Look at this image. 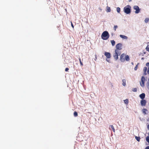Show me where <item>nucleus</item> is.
<instances>
[{"label": "nucleus", "instance_id": "nucleus-1", "mask_svg": "<svg viewBox=\"0 0 149 149\" xmlns=\"http://www.w3.org/2000/svg\"><path fill=\"white\" fill-rule=\"evenodd\" d=\"M109 34L108 32L106 31H104L102 33L101 37L102 39L104 40H107L109 38Z\"/></svg>", "mask_w": 149, "mask_h": 149}, {"label": "nucleus", "instance_id": "nucleus-2", "mask_svg": "<svg viewBox=\"0 0 149 149\" xmlns=\"http://www.w3.org/2000/svg\"><path fill=\"white\" fill-rule=\"evenodd\" d=\"M131 7L129 5H127L123 8V11L127 14H130L131 12Z\"/></svg>", "mask_w": 149, "mask_h": 149}, {"label": "nucleus", "instance_id": "nucleus-3", "mask_svg": "<svg viewBox=\"0 0 149 149\" xmlns=\"http://www.w3.org/2000/svg\"><path fill=\"white\" fill-rule=\"evenodd\" d=\"M133 8L134 10H135V12L136 14H138L139 13L140 10L139 7L137 6H133Z\"/></svg>", "mask_w": 149, "mask_h": 149}, {"label": "nucleus", "instance_id": "nucleus-4", "mask_svg": "<svg viewBox=\"0 0 149 149\" xmlns=\"http://www.w3.org/2000/svg\"><path fill=\"white\" fill-rule=\"evenodd\" d=\"M123 45L121 43H118L116 45V49L119 50H121L122 49Z\"/></svg>", "mask_w": 149, "mask_h": 149}, {"label": "nucleus", "instance_id": "nucleus-5", "mask_svg": "<svg viewBox=\"0 0 149 149\" xmlns=\"http://www.w3.org/2000/svg\"><path fill=\"white\" fill-rule=\"evenodd\" d=\"M145 78L144 76H142L141 78V81L142 83H140V85L141 86L143 87L144 86V83L145 81Z\"/></svg>", "mask_w": 149, "mask_h": 149}, {"label": "nucleus", "instance_id": "nucleus-6", "mask_svg": "<svg viewBox=\"0 0 149 149\" xmlns=\"http://www.w3.org/2000/svg\"><path fill=\"white\" fill-rule=\"evenodd\" d=\"M125 54L124 53L122 54L120 56V61L122 62H124L125 61Z\"/></svg>", "mask_w": 149, "mask_h": 149}, {"label": "nucleus", "instance_id": "nucleus-7", "mask_svg": "<svg viewBox=\"0 0 149 149\" xmlns=\"http://www.w3.org/2000/svg\"><path fill=\"white\" fill-rule=\"evenodd\" d=\"M140 103L141 106H145L146 103V100L144 99L142 100L141 101Z\"/></svg>", "mask_w": 149, "mask_h": 149}, {"label": "nucleus", "instance_id": "nucleus-8", "mask_svg": "<svg viewBox=\"0 0 149 149\" xmlns=\"http://www.w3.org/2000/svg\"><path fill=\"white\" fill-rule=\"evenodd\" d=\"M104 54L107 58H109L111 57V54L109 52H105Z\"/></svg>", "mask_w": 149, "mask_h": 149}, {"label": "nucleus", "instance_id": "nucleus-9", "mask_svg": "<svg viewBox=\"0 0 149 149\" xmlns=\"http://www.w3.org/2000/svg\"><path fill=\"white\" fill-rule=\"evenodd\" d=\"M139 97L142 100L144 99L145 97V94L144 93H142L140 95H139Z\"/></svg>", "mask_w": 149, "mask_h": 149}, {"label": "nucleus", "instance_id": "nucleus-10", "mask_svg": "<svg viewBox=\"0 0 149 149\" xmlns=\"http://www.w3.org/2000/svg\"><path fill=\"white\" fill-rule=\"evenodd\" d=\"M119 50L116 49L115 50V54H117L119 56L121 54L120 51Z\"/></svg>", "mask_w": 149, "mask_h": 149}, {"label": "nucleus", "instance_id": "nucleus-11", "mask_svg": "<svg viewBox=\"0 0 149 149\" xmlns=\"http://www.w3.org/2000/svg\"><path fill=\"white\" fill-rule=\"evenodd\" d=\"M120 37L121 38H122L124 39H128V37L127 36H125L124 35H120Z\"/></svg>", "mask_w": 149, "mask_h": 149}, {"label": "nucleus", "instance_id": "nucleus-12", "mask_svg": "<svg viewBox=\"0 0 149 149\" xmlns=\"http://www.w3.org/2000/svg\"><path fill=\"white\" fill-rule=\"evenodd\" d=\"M119 55L117 54H116L115 53H114L113 54V57L116 60H117L118 58V56Z\"/></svg>", "mask_w": 149, "mask_h": 149}, {"label": "nucleus", "instance_id": "nucleus-13", "mask_svg": "<svg viewBox=\"0 0 149 149\" xmlns=\"http://www.w3.org/2000/svg\"><path fill=\"white\" fill-rule=\"evenodd\" d=\"M125 60L127 61H129L130 60L129 56L128 55H125Z\"/></svg>", "mask_w": 149, "mask_h": 149}, {"label": "nucleus", "instance_id": "nucleus-14", "mask_svg": "<svg viewBox=\"0 0 149 149\" xmlns=\"http://www.w3.org/2000/svg\"><path fill=\"white\" fill-rule=\"evenodd\" d=\"M122 84L124 86H125L126 85V80L125 79L122 80Z\"/></svg>", "mask_w": 149, "mask_h": 149}, {"label": "nucleus", "instance_id": "nucleus-15", "mask_svg": "<svg viewBox=\"0 0 149 149\" xmlns=\"http://www.w3.org/2000/svg\"><path fill=\"white\" fill-rule=\"evenodd\" d=\"M111 42L112 46H114L115 44V42L114 40H111Z\"/></svg>", "mask_w": 149, "mask_h": 149}, {"label": "nucleus", "instance_id": "nucleus-16", "mask_svg": "<svg viewBox=\"0 0 149 149\" xmlns=\"http://www.w3.org/2000/svg\"><path fill=\"white\" fill-rule=\"evenodd\" d=\"M148 110L146 109H143V113L145 114H147V113L146 112Z\"/></svg>", "mask_w": 149, "mask_h": 149}, {"label": "nucleus", "instance_id": "nucleus-17", "mask_svg": "<svg viewBox=\"0 0 149 149\" xmlns=\"http://www.w3.org/2000/svg\"><path fill=\"white\" fill-rule=\"evenodd\" d=\"M135 139H136V140L138 141L139 142L140 140V137L139 136H135Z\"/></svg>", "mask_w": 149, "mask_h": 149}, {"label": "nucleus", "instance_id": "nucleus-18", "mask_svg": "<svg viewBox=\"0 0 149 149\" xmlns=\"http://www.w3.org/2000/svg\"><path fill=\"white\" fill-rule=\"evenodd\" d=\"M111 11L110 8L108 6L107 7L106 11L108 12H109Z\"/></svg>", "mask_w": 149, "mask_h": 149}, {"label": "nucleus", "instance_id": "nucleus-19", "mask_svg": "<svg viewBox=\"0 0 149 149\" xmlns=\"http://www.w3.org/2000/svg\"><path fill=\"white\" fill-rule=\"evenodd\" d=\"M110 127H111L112 129L113 130V131L114 132H115V130L114 129V127L113 125H110Z\"/></svg>", "mask_w": 149, "mask_h": 149}, {"label": "nucleus", "instance_id": "nucleus-20", "mask_svg": "<svg viewBox=\"0 0 149 149\" xmlns=\"http://www.w3.org/2000/svg\"><path fill=\"white\" fill-rule=\"evenodd\" d=\"M74 116L76 117L78 116V113L76 111H75L74 113Z\"/></svg>", "mask_w": 149, "mask_h": 149}, {"label": "nucleus", "instance_id": "nucleus-21", "mask_svg": "<svg viewBox=\"0 0 149 149\" xmlns=\"http://www.w3.org/2000/svg\"><path fill=\"white\" fill-rule=\"evenodd\" d=\"M146 140L148 143H149V136H147L146 138Z\"/></svg>", "mask_w": 149, "mask_h": 149}, {"label": "nucleus", "instance_id": "nucleus-22", "mask_svg": "<svg viewBox=\"0 0 149 149\" xmlns=\"http://www.w3.org/2000/svg\"><path fill=\"white\" fill-rule=\"evenodd\" d=\"M117 11L118 13H119L120 10V8L119 7L117 8Z\"/></svg>", "mask_w": 149, "mask_h": 149}, {"label": "nucleus", "instance_id": "nucleus-23", "mask_svg": "<svg viewBox=\"0 0 149 149\" xmlns=\"http://www.w3.org/2000/svg\"><path fill=\"white\" fill-rule=\"evenodd\" d=\"M125 103L127 104L128 103V100L127 99H126L124 100Z\"/></svg>", "mask_w": 149, "mask_h": 149}, {"label": "nucleus", "instance_id": "nucleus-24", "mask_svg": "<svg viewBox=\"0 0 149 149\" xmlns=\"http://www.w3.org/2000/svg\"><path fill=\"white\" fill-rule=\"evenodd\" d=\"M149 21V19L148 18H146L144 20V21L146 23H147Z\"/></svg>", "mask_w": 149, "mask_h": 149}, {"label": "nucleus", "instance_id": "nucleus-25", "mask_svg": "<svg viewBox=\"0 0 149 149\" xmlns=\"http://www.w3.org/2000/svg\"><path fill=\"white\" fill-rule=\"evenodd\" d=\"M139 63H138L136 65V66L134 68V70H136L137 69V68H138V65H139Z\"/></svg>", "mask_w": 149, "mask_h": 149}, {"label": "nucleus", "instance_id": "nucleus-26", "mask_svg": "<svg viewBox=\"0 0 149 149\" xmlns=\"http://www.w3.org/2000/svg\"><path fill=\"white\" fill-rule=\"evenodd\" d=\"M147 88L149 90V79H148L147 84Z\"/></svg>", "mask_w": 149, "mask_h": 149}, {"label": "nucleus", "instance_id": "nucleus-27", "mask_svg": "<svg viewBox=\"0 0 149 149\" xmlns=\"http://www.w3.org/2000/svg\"><path fill=\"white\" fill-rule=\"evenodd\" d=\"M137 89L136 88H132V91L133 92H136L137 91Z\"/></svg>", "mask_w": 149, "mask_h": 149}, {"label": "nucleus", "instance_id": "nucleus-28", "mask_svg": "<svg viewBox=\"0 0 149 149\" xmlns=\"http://www.w3.org/2000/svg\"><path fill=\"white\" fill-rule=\"evenodd\" d=\"M118 26L117 25H115L113 27V29L115 31H116V29L118 28Z\"/></svg>", "mask_w": 149, "mask_h": 149}, {"label": "nucleus", "instance_id": "nucleus-29", "mask_svg": "<svg viewBox=\"0 0 149 149\" xmlns=\"http://www.w3.org/2000/svg\"><path fill=\"white\" fill-rule=\"evenodd\" d=\"M147 68L146 67H144L143 68V71L144 72H146L147 70Z\"/></svg>", "mask_w": 149, "mask_h": 149}, {"label": "nucleus", "instance_id": "nucleus-30", "mask_svg": "<svg viewBox=\"0 0 149 149\" xmlns=\"http://www.w3.org/2000/svg\"><path fill=\"white\" fill-rule=\"evenodd\" d=\"M148 45L146 48V49L147 51L149 52V48L148 47Z\"/></svg>", "mask_w": 149, "mask_h": 149}, {"label": "nucleus", "instance_id": "nucleus-31", "mask_svg": "<svg viewBox=\"0 0 149 149\" xmlns=\"http://www.w3.org/2000/svg\"><path fill=\"white\" fill-rule=\"evenodd\" d=\"M79 62H80V64L81 65H83V63H82L81 62V59H80V58H79Z\"/></svg>", "mask_w": 149, "mask_h": 149}, {"label": "nucleus", "instance_id": "nucleus-32", "mask_svg": "<svg viewBox=\"0 0 149 149\" xmlns=\"http://www.w3.org/2000/svg\"><path fill=\"white\" fill-rule=\"evenodd\" d=\"M69 69L68 68H65V71L66 72H67L69 70Z\"/></svg>", "mask_w": 149, "mask_h": 149}, {"label": "nucleus", "instance_id": "nucleus-33", "mask_svg": "<svg viewBox=\"0 0 149 149\" xmlns=\"http://www.w3.org/2000/svg\"><path fill=\"white\" fill-rule=\"evenodd\" d=\"M146 65L148 66H149V63H147L146 64Z\"/></svg>", "mask_w": 149, "mask_h": 149}, {"label": "nucleus", "instance_id": "nucleus-34", "mask_svg": "<svg viewBox=\"0 0 149 149\" xmlns=\"http://www.w3.org/2000/svg\"><path fill=\"white\" fill-rule=\"evenodd\" d=\"M146 72H144L143 74L144 75H146L147 74Z\"/></svg>", "mask_w": 149, "mask_h": 149}, {"label": "nucleus", "instance_id": "nucleus-35", "mask_svg": "<svg viewBox=\"0 0 149 149\" xmlns=\"http://www.w3.org/2000/svg\"><path fill=\"white\" fill-rule=\"evenodd\" d=\"M109 58H106V60L107 61V62H109V60L108 59Z\"/></svg>", "mask_w": 149, "mask_h": 149}, {"label": "nucleus", "instance_id": "nucleus-36", "mask_svg": "<svg viewBox=\"0 0 149 149\" xmlns=\"http://www.w3.org/2000/svg\"><path fill=\"white\" fill-rule=\"evenodd\" d=\"M147 73L148 74H149V67L148 68L147 70Z\"/></svg>", "mask_w": 149, "mask_h": 149}, {"label": "nucleus", "instance_id": "nucleus-37", "mask_svg": "<svg viewBox=\"0 0 149 149\" xmlns=\"http://www.w3.org/2000/svg\"><path fill=\"white\" fill-rule=\"evenodd\" d=\"M145 149H149V146H147Z\"/></svg>", "mask_w": 149, "mask_h": 149}, {"label": "nucleus", "instance_id": "nucleus-38", "mask_svg": "<svg viewBox=\"0 0 149 149\" xmlns=\"http://www.w3.org/2000/svg\"><path fill=\"white\" fill-rule=\"evenodd\" d=\"M71 26L73 28H74V26H73V24L71 22Z\"/></svg>", "mask_w": 149, "mask_h": 149}, {"label": "nucleus", "instance_id": "nucleus-39", "mask_svg": "<svg viewBox=\"0 0 149 149\" xmlns=\"http://www.w3.org/2000/svg\"><path fill=\"white\" fill-rule=\"evenodd\" d=\"M147 128L149 130V124L148 125Z\"/></svg>", "mask_w": 149, "mask_h": 149}, {"label": "nucleus", "instance_id": "nucleus-40", "mask_svg": "<svg viewBox=\"0 0 149 149\" xmlns=\"http://www.w3.org/2000/svg\"><path fill=\"white\" fill-rule=\"evenodd\" d=\"M95 60H96V59H97V57L96 56V55H95Z\"/></svg>", "mask_w": 149, "mask_h": 149}, {"label": "nucleus", "instance_id": "nucleus-41", "mask_svg": "<svg viewBox=\"0 0 149 149\" xmlns=\"http://www.w3.org/2000/svg\"><path fill=\"white\" fill-rule=\"evenodd\" d=\"M144 58L143 57L141 58V60H144Z\"/></svg>", "mask_w": 149, "mask_h": 149}, {"label": "nucleus", "instance_id": "nucleus-42", "mask_svg": "<svg viewBox=\"0 0 149 149\" xmlns=\"http://www.w3.org/2000/svg\"><path fill=\"white\" fill-rule=\"evenodd\" d=\"M131 64H132V65H134V63H133V62H132L131 63Z\"/></svg>", "mask_w": 149, "mask_h": 149}, {"label": "nucleus", "instance_id": "nucleus-43", "mask_svg": "<svg viewBox=\"0 0 149 149\" xmlns=\"http://www.w3.org/2000/svg\"><path fill=\"white\" fill-rule=\"evenodd\" d=\"M132 1V0H128V1H129V2H130V1Z\"/></svg>", "mask_w": 149, "mask_h": 149}, {"label": "nucleus", "instance_id": "nucleus-44", "mask_svg": "<svg viewBox=\"0 0 149 149\" xmlns=\"http://www.w3.org/2000/svg\"><path fill=\"white\" fill-rule=\"evenodd\" d=\"M111 35L112 36H113V33H111Z\"/></svg>", "mask_w": 149, "mask_h": 149}, {"label": "nucleus", "instance_id": "nucleus-45", "mask_svg": "<svg viewBox=\"0 0 149 149\" xmlns=\"http://www.w3.org/2000/svg\"><path fill=\"white\" fill-rule=\"evenodd\" d=\"M144 54H146V53H145V52H144Z\"/></svg>", "mask_w": 149, "mask_h": 149}, {"label": "nucleus", "instance_id": "nucleus-46", "mask_svg": "<svg viewBox=\"0 0 149 149\" xmlns=\"http://www.w3.org/2000/svg\"><path fill=\"white\" fill-rule=\"evenodd\" d=\"M142 56H143V54H142Z\"/></svg>", "mask_w": 149, "mask_h": 149}]
</instances>
